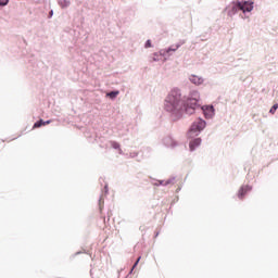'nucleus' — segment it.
<instances>
[{
	"label": "nucleus",
	"mask_w": 278,
	"mask_h": 278,
	"mask_svg": "<svg viewBox=\"0 0 278 278\" xmlns=\"http://www.w3.org/2000/svg\"><path fill=\"white\" fill-rule=\"evenodd\" d=\"M201 101V91L193 89L189 91L187 96V103L189 108H186V100L184 99V93L178 87H174L167 93L163 102V110L172 118H181L184 112L187 111V114H192L197 110V105Z\"/></svg>",
	"instance_id": "obj_1"
},
{
	"label": "nucleus",
	"mask_w": 278,
	"mask_h": 278,
	"mask_svg": "<svg viewBox=\"0 0 278 278\" xmlns=\"http://www.w3.org/2000/svg\"><path fill=\"white\" fill-rule=\"evenodd\" d=\"M232 14L241 11L243 14H251L255 10V2L253 0H237L230 4Z\"/></svg>",
	"instance_id": "obj_2"
},
{
	"label": "nucleus",
	"mask_w": 278,
	"mask_h": 278,
	"mask_svg": "<svg viewBox=\"0 0 278 278\" xmlns=\"http://www.w3.org/2000/svg\"><path fill=\"white\" fill-rule=\"evenodd\" d=\"M205 127H207V122H205L203 118L195 119L189 129L188 138H194L199 136L201 131L205 129Z\"/></svg>",
	"instance_id": "obj_3"
},
{
	"label": "nucleus",
	"mask_w": 278,
	"mask_h": 278,
	"mask_svg": "<svg viewBox=\"0 0 278 278\" xmlns=\"http://www.w3.org/2000/svg\"><path fill=\"white\" fill-rule=\"evenodd\" d=\"M188 80L193 86H203V84H205V78L201 75H195V74L189 75Z\"/></svg>",
	"instance_id": "obj_4"
},
{
	"label": "nucleus",
	"mask_w": 278,
	"mask_h": 278,
	"mask_svg": "<svg viewBox=\"0 0 278 278\" xmlns=\"http://www.w3.org/2000/svg\"><path fill=\"white\" fill-rule=\"evenodd\" d=\"M202 112L204 114V117L207 119H212L216 115V111L214 110L213 105H203Z\"/></svg>",
	"instance_id": "obj_5"
},
{
	"label": "nucleus",
	"mask_w": 278,
	"mask_h": 278,
	"mask_svg": "<svg viewBox=\"0 0 278 278\" xmlns=\"http://www.w3.org/2000/svg\"><path fill=\"white\" fill-rule=\"evenodd\" d=\"M190 150L194 151V149H197V147H201V138H195L193 140L190 141L189 143Z\"/></svg>",
	"instance_id": "obj_6"
},
{
	"label": "nucleus",
	"mask_w": 278,
	"mask_h": 278,
	"mask_svg": "<svg viewBox=\"0 0 278 278\" xmlns=\"http://www.w3.org/2000/svg\"><path fill=\"white\" fill-rule=\"evenodd\" d=\"M59 5L63 10H66V8H71V0H60Z\"/></svg>",
	"instance_id": "obj_7"
},
{
	"label": "nucleus",
	"mask_w": 278,
	"mask_h": 278,
	"mask_svg": "<svg viewBox=\"0 0 278 278\" xmlns=\"http://www.w3.org/2000/svg\"><path fill=\"white\" fill-rule=\"evenodd\" d=\"M152 59L154 62H160L162 60V52L154 53Z\"/></svg>",
	"instance_id": "obj_8"
},
{
	"label": "nucleus",
	"mask_w": 278,
	"mask_h": 278,
	"mask_svg": "<svg viewBox=\"0 0 278 278\" xmlns=\"http://www.w3.org/2000/svg\"><path fill=\"white\" fill-rule=\"evenodd\" d=\"M119 92L118 91H111L109 92L106 96L110 98V99H116L118 97Z\"/></svg>",
	"instance_id": "obj_9"
},
{
	"label": "nucleus",
	"mask_w": 278,
	"mask_h": 278,
	"mask_svg": "<svg viewBox=\"0 0 278 278\" xmlns=\"http://www.w3.org/2000/svg\"><path fill=\"white\" fill-rule=\"evenodd\" d=\"M251 190V188L249 187H243L239 190V197H243L244 195V192Z\"/></svg>",
	"instance_id": "obj_10"
},
{
	"label": "nucleus",
	"mask_w": 278,
	"mask_h": 278,
	"mask_svg": "<svg viewBox=\"0 0 278 278\" xmlns=\"http://www.w3.org/2000/svg\"><path fill=\"white\" fill-rule=\"evenodd\" d=\"M10 3V0H0V10L1 8H5Z\"/></svg>",
	"instance_id": "obj_11"
},
{
	"label": "nucleus",
	"mask_w": 278,
	"mask_h": 278,
	"mask_svg": "<svg viewBox=\"0 0 278 278\" xmlns=\"http://www.w3.org/2000/svg\"><path fill=\"white\" fill-rule=\"evenodd\" d=\"M277 110H278V104H274V105L271 106V109L269 110V113H270V114H275V112H277Z\"/></svg>",
	"instance_id": "obj_12"
},
{
	"label": "nucleus",
	"mask_w": 278,
	"mask_h": 278,
	"mask_svg": "<svg viewBox=\"0 0 278 278\" xmlns=\"http://www.w3.org/2000/svg\"><path fill=\"white\" fill-rule=\"evenodd\" d=\"M146 49H151V47H153V45L151 43V40H147L144 43Z\"/></svg>",
	"instance_id": "obj_13"
},
{
	"label": "nucleus",
	"mask_w": 278,
	"mask_h": 278,
	"mask_svg": "<svg viewBox=\"0 0 278 278\" xmlns=\"http://www.w3.org/2000/svg\"><path fill=\"white\" fill-rule=\"evenodd\" d=\"M42 125H45V122L39 121V122L35 123L34 127H42Z\"/></svg>",
	"instance_id": "obj_14"
},
{
	"label": "nucleus",
	"mask_w": 278,
	"mask_h": 278,
	"mask_svg": "<svg viewBox=\"0 0 278 278\" xmlns=\"http://www.w3.org/2000/svg\"><path fill=\"white\" fill-rule=\"evenodd\" d=\"M140 263V257L136 261V263L134 264L130 273H134V268H136V266H138V264Z\"/></svg>",
	"instance_id": "obj_15"
},
{
	"label": "nucleus",
	"mask_w": 278,
	"mask_h": 278,
	"mask_svg": "<svg viewBox=\"0 0 278 278\" xmlns=\"http://www.w3.org/2000/svg\"><path fill=\"white\" fill-rule=\"evenodd\" d=\"M168 184H170L169 180H167V181H164V180L160 181V186H168Z\"/></svg>",
	"instance_id": "obj_16"
},
{
	"label": "nucleus",
	"mask_w": 278,
	"mask_h": 278,
	"mask_svg": "<svg viewBox=\"0 0 278 278\" xmlns=\"http://www.w3.org/2000/svg\"><path fill=\"white\" fill-rule=\"evenodd\" d=\"M113 149H118L119 153H122L121 146L118 143H113Z\"/></svg>",
	"instance_id": "obj_17"
},
{
	"label": "nucleus",
	"mask_w": 278,
	"mask_h": 278,
	"mask_svg": "<svg viewBox=\"0 0 278 278\" xmlns=\"http://www.w3.org/2000/svg\"><path fill=\"white\" fill-rule=\"evenodd\" d=\"M49 123H51V121L43 122V125H49Z\"/></svg>",
	"instance_id": "obj_18"
},
{
	"label": "nucleus",
	"mask_w": 278,
	"mask_h": 278,
	"mask_svg": "<svg viewBox=\"0 0 278 278\" xmlns=\"http://www.w3.org/2000/svg\"><path fill=\"white\" fill-rule=\"evenodd\" d=\"M169 51H177V48H175V49H169Z\"/></svg>",
	"instance_id": "obj_19"
}]
</instances>
